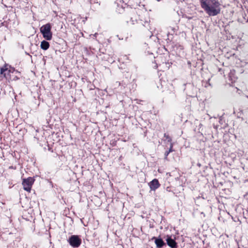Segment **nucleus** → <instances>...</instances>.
<instances>
[{
    "mask_svg": "<svg viewBox=\"0 0 248 248\" xmlns=\"http://www.w3.org/2000/svg\"><path fill=\"white\" fill-rule=\"evenodd\" d=\"M170 153H169V151H167L165 153V156L167 157Z\"/></svg>",
    "mask_w": 248,
    "mask_h": 248,
    "instance_id": "ddd939ff",
    "label": "nucleus"
},
{
    "mask_svg": "<svg viewBox=\"0 0 248 248\" xmlns=\"http://www.w3.org/2000/svg\"><path fill=\"white\" fill-rule=\"evenodd\" d=\"M201 7L209 16H215L220 13V4L218 0H201Z\"/></svg>",
    "mask_w": 248,
    "mask_h": 248,
    "instance_id": "f257e3e1",
    "label": "nucleus"
},
{
    "mask_svg": "<svg viewBox=\"0 0 248 248\" xmlns=\"http://www.w3.org/2000/svg\"><path fill=\"white\" fill-rule=\"evenodd\" d=\"M20 73L18 70L8 64H5L0 69V77L4 78L8 82L19 79L16 74Z\"/></svg>",
    "mask_w": 248,
    "mask_h": 248,
    "instance_id": "f03ea898",
    "label": "nucleus"
},
{
    "mask_svg": "<svg viewBox=\"0 0 248 248\" xmlns=\"http://www.w3.org/2000/svg\"><path fill=\"white\" fill-rule=\"evenodd\" d=\"M172 148H173V144L172 143H171L170 145V148L169 150H168L169 153H170L173 151Z\"/></svg>",
    "mask_w": 248,
    "mask_h": 248,
    "instance_id": "f8f14e48",
    "label": "nucleus"
},
{
    "mask_svg": "<svg viewBox=\"0 0 248 248\" xmlns=\"http://www.w3.org/2000/svg\"><path fill=\"white\" fill-rule=\"evenodd\" d=\"M166 242L167 245L171 248H177V244L175 240L170 235H167Z\"/></svg>",
    "mask_w": 248,
    "mask_h": 248,
    "instance_id": "6e6552de",
    "label": "nucleus"
},
{
    "mask_svg": "<svg viewBox=\"0 0 248 248\" xmlns=\"http://www.w3.org/2000/svg\"><path fill=\"white\" fill-rule=\"evenodd\" d=\"M49 43L46 41L43 40L41 43L40 47L41 49L44 50L48 49L49 47Z\"/></svg>",
    "mask_w": 248,
    "mask_h": 248,
    "instance_id": "9d476101",
    "label": "nucleus"
},
{
    "mask_svg": "<svg viewBox=\"0 0 248 248\" xmlns=\"http://www.w3.org/2000/svg\"><path fill=\"white\" fill-rule=\"evenodd\" d=\"M128 7V5L124 2L120 1L119 3H117L116 8V12L119 14H122L125 11V8Z\"/></svg>",
    "mask_w": 248,
    "mask_h": 248,
    "instance_id": "423d86ee",
    "label": "nucleus"
},
{
    "mask_svg": "<svg viewBox=\"0 0 248 248\" xmlns=\"http://www.w3.org/2000/svg\"><path fill=\"white\" fill-rule=\"evenodd\" d=\"M164 137L165 138V140H167L169 142H170V143H171V138L169 135L165 133Z\"/></svg>",
    "mask_w": 248,
    "mask_h": 248,
    "instance_id": "9b49d317",
    "label": "nucleus"
},
{
    "mask_svg": "<svg viewBox=\"0 0 248 248\" xmlns=\"http://www.w3.org/2000/svg\"><path fill=\"white\" fill-rule=\"evenodd\" d=\"M68 241L69 244L74 248H78L81 244V239L78 235H76L71 236Z\"/></svg>",
    "mask_w": 248,
    "mask_h": 248,
    "instance_id": "39448f33",
    "label": "nucleus"
},
{
    "mask_svg": "<svg viewBox=\"0 0 248 248\" xmlns=\"http://www.w3.org/2000/svg\"><path fill=\"white\" fill-rule=\"evenodd\" d=\"M152 239L155 240V243L157 248H161L166 245L165 242L161 238H158L155 237H153Z\"/></svg>",
    "mask_w": 248,
    "mask_h": 248,
    "instance_id": "1a4fd4ad",
    "label": "nucleus"
},
{
    "mask_svg": "<svg viewBox=\"0 0 248 248\" xmlns=\"http://www.w3.org/2000/svg\"><path fill=\"white\" fill-rule=\"evenodd\" d=\"M113 144H114L113 145H116V143H113Z\"/></svg>",
    "mask_w": 248,
    "mask_h": 248,
    "instance_id": "2eb2a0df",
    "label": "nucleus"
},
{
    "mask_svg": "<svg viewBox=\"0 0 248 248\" xmlns=\"http://www.w3.org/2000/svg\"><path fill=\"white\" fill-rule=\"evenodd\" d=\"M149 186L151 190L155 191L160 187V184L157 179H154L149 183Z\"/></svg>",
    "mask_w": 248,
    "mask_h": 248,
    "instance_id": "0eeeda50",
    "label": "nucleus"
},
{
    "mask_svg": "<svg viewBox=\"0 0 248 248\" xmlns=\"http://www.w3.org/2000/svg\"><path fill=\"white\" fill-rule=\"evenodd\" d=\"M35 181L33 177H29L26 179H23L22 181V186L23 189L29 192H30L32 186Z\"/></svg>",
    "mask_w": 248,
    "mask_h": 248,
    "instance_id": "20e7f679",
    "label": "nucleus"
},
{
    "mask_svg": "<svg viewBox=\"0 0 248 248\" xmlns=\"http://www.w3.org/2000/svg\"><path fill=\"white\" fill-rule=\"evenodd\" d=\"M113 144H114L113 145H116V143H113Z\"/></svg>",
    "mask_w": 248,
    "mask_h": 248,
    "instance_id": "dca6fc26",
    "label": "nucleus"
},
{
    "mask_svg": "<svg viewBox=\"0 0 248 248\" xmlns=\"http://www.w3.org/2000/svg\"><path fill=\"white\" fill-rule=\"evenodd\" d=\"M121 85V83L120 82H119V85L120 86Z\"/></svg>",
    "mask_w": 248,
    "mask_h": 248,
    "instance_id": "4468645a",
    "label": "nucleus"
},
{
    "mask_svg": "<svg viewBox=\"0 0 248 248\" xmlns=\"http://www.w3.org/2000/svg\"><path fill=\"white\" fill-rule=\"evenodd\" d=\"M51 25L47 23L43 25L40 28V32L43 37L46 40H51L52 38V32H51Z\"/></svg>",
    "mask_w": 248,
    "mask_h": 248,
    "instance_id": "7ed1b4c3",
    "label": "nucleus"
}]
</instances>
